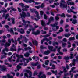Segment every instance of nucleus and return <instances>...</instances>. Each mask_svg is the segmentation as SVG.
Instances as JSON below:
<instances>
[{"mask_svg":"<svg viewBox=\"0 0 78 78\" xmlns=\"http://www.w3.org/2000/svg\"><path fill=\"white\" fill-rule=\"evenodd\" d=\"M20 15L22 19L25 18V17L27 16L28 17H31V15H30V13L27 12L26 14L24 12H23L22 13H20Z\"/></svg>","mask_w":78,"mask_h":78,"instance_id":"nucleus-1","label":"nucleus"},{"mask_svg":"<svg viewBox=\"0 0 78 78\" xmlns=\"http://www.w3.org/2000/svg\"><path fill=\"white\" fill-rule=\"evenodd\" d=\"M32 31V34H34V35H35L37 36V35H38V34H40V33H41V31L38 30H37L36 32L34 31V30H35V28H31Z\"/></svg>","mask_w":78,"mask_h":78,"instance_id":"nucleus-2","label":"nucleus"},{"mask_svg":"<svg viewBox=\"0 0 78 78\" xmlns=\"http://www.w3.org/2000/svg\"><path fill=\"white\" fill-rule=\"evenodd\" d=\"M38 78H46V76L45 74H43V72H40L38 75Z\"/></svg>","mask_w":78,"mask_h":78,"instance_id":"nucleus-3","label":"nucleus"},{"mask_svg":"<svg viewBox=\"0 0 78 78\" xmlns=\"http://www.w3.org/2000/svg\"><path fill=\"white\" fill-rule=\"evenodd\" d=\"M48 48L49 50H50V51H53V52H55L56 50V48L53 49V47L51 46H48Z\"/></svg>","mask_w":78,"mask_h":78,"instance_id":"nucleus-4","label":"nucleus"},{"mask_svg":"<svg viewBox=\"0 0 78 78\" xmlns=\"http://www.w3.org/2000/svg\"><path fill=\"white\" fill-rule=\"evenodd\" d=\"M1 70L2 72H7V68L6 66L3 65L1 68Z\"/></svg>","mask_w":78,"mask_h":78,"instance_id":"nucleus-5","label":"nucleus"},{"mask_svg":"<svg viewBox=\"0 0 78 78\" xmlns=\"http://www.w3.org/2000/svg\"><path fill=\"white\" fill-rule=\"evenodd\" d=\"M8 42L6 43L5 44L4 46L5 47H9V46H10V45L11 43V40L9 39L8 40Z\"/></svg>","mask_w":78,"mask_h":78,"instance_id":"nucleus-6","label":"nucleus"},{"mask_svg":"<svg viewBox=\"0 0 78 78\" xmlns=\"http://www.w3.org/2000/svg\"><path fill=\"white\" fill-rule=\"evenodd\" d=\"M53 21H54V18L53 17L51 16L50 18H49L48 22L47 23V25H48L51 23V22Z\"/></svg>","mask_w":78,"mask_h":78,"instance_id":"nucleus-7","label":"nucleus"},{"mask_svg":"<svg viewBox=\"0 0 78 78\" xmlns=\"http://www.w3.org/2000/svg\"><path fill=\"white\" fill-rule=\"evenodd\" d=\"M5 48L2 50V54L3 55H7V53L5 52V51L8 52V51H9V49H8V48H7V47H5Z\"/></svg>","mask_w":78,"mask_h":78,"instance_id":"nucleus-8","label":"nucleus"},{"mask_svg":"<svg viewBox=\"0 0 78 78\" xmlns=\"http://www.w3.org/2000/svg\"><path fill=\"white\" fill-rule=\"evenodd\" d=\"M32 42L34 45H35V46H37L38 45V42L36 40H33V39L32 40Z\"/></svg>","mask_w":78,"mask_h":78,"instance_id":"nucleus-9","label":"nucleus"},{"mask_svg":"<svg viewBox=\"0 0 78 78\" xmlns=\"http://www.w3.org/2000/svg\"><path fill=\"white\" fill-rule=\"evenodd\" d=\"M16 47L14 45V44H13L12 47L10 48L11 51H17V49L16 48Z\"/></svg>","mask_w":78,"mask_h":78,"instance_id":"nucleus-10","label":"nucleus"},{"mask_svg":"<svg viewBox=\"0 0 78 78\" xmlns=\"http://www.w3.org/2000/svg\"><path fill=\"white\" fill-rule=\"evenodd\" d=\"M46 41L47 42H48L49 41H50V40L46 37H45L43 40H41V44H43V43L44 42V41Z\"/></svg>","mask_w":78,"mask_h":78,"instance_id":"nucleus-11","label":"nucleus"},{"mask_svg":"<svg viewBox=\"0 0 78 78\" xmlns=\"http://www.w3.org/2000/svg\"><path fill=\"white\" fill-rule=\"evenodd\" d=\"M6 76L8 77V78H13L14 77L12 76H11L9 74H7L6 76H2V78H6Z\"/></svg>","mask_w":78,"mask_h":78,"instance_id":"nucleus-12","label":"nucleus"},{"mask_svg":"<svg viewBox=\"0 0 78 78\" xmlns=\"http://www.w3.org/2000/svg\"><path fill=\"white\" fill-rule=\"evenodd\" d=\"M17 31L20 33L21 34H23L25 33V31H24V30L23 29L21 28V30H20L19 29H18Z\"/></svg>","mask_w":78,"mask_h":78,"instance_id":"nucleus-13","label":"nucleus"},{"mask_svg":"<svg viewBox=\"0 0 78 78\" xmlns=\"http://www.w3.org/2000/svg\"><path fill=\"white\" fill-rule=\"evenodd\" d=\"M23 1L26 3H32L34 2H35L33 0H23Z\"/></svg>","mask_w":78,"mask_h":78,"instance_id":"nucleus-14","label":"nucleus"},{"mask_svg":"<svg viewBox=\"0 0 78 78\" xmlns=\"http://www.w3.org/2000/svg\"><path fill=\"white\" fill-rule=\"evenodd\" d=\"M9 16V14H5V13H3L2 15V17H5V20L7 19V18Z\"/></svg>","mask_w":78,"mask_h":78,"instance_id":"nucleus-15","label":"nucleus"},{"mask_svg":"<svg viewBox=\"0 0 78 78\" xmlns=\"http://www.w3.org/2000/svg\"><path fill=\"white\" fill-rule=\"evenodd\" d=\"M76 60L75 59H73L72 61V64H70L69 65L71 66V67H72V66H75V61H76Z\"/></svg>","mask_w":78,"mask_h":78,"instance_id":"nucleus-16","label":"nucleus"},{"mask_svg":"<svg viewBox=\"0 0 78 78\" xmlns=\"http://www.w3.org/2000/svg\"><path fill=\"white\" fill-rule=\"evenodd\" d=\"M34 12L36 14V16L37 17L38 19H40V17L39 16V13L37 12L36 11V9L35 10V11H34Z\"/></svg>","mask_w":78,"mask_h":78,"instance_id":"nucleus-17","label":"nucleus"},{"mask_svg":"<svg viewBox=\"0 0 78 78\" xmlns=\"http://www.w3.org/2000/svg\"><path fill=\"white\" fill-rule=\"evenodd\" d=\"M16 56L19 58L20 59V58H23V56L22 55H19V54H16Z\"/></svg>","mask_w":78,"mask_h":78,"instance_id":"nucleus-18","label":"nucleus"},{"mask_svg":"<svg viewBox=\"0 0 78 78\" xmlns=\"http://www.w3.org/2000/svg\"><path fill=\"white\" fill-rule=\"evenodd\" d=\"M60 6L64 8H66V9H67V4H64L62 3H60Z\"/></svg>","mask_w":78,"mask_h":78,"instance_id":"nucleus-19","label":"nucleus"},{"mask_svg":"<svg viewBox=\"0 0 78 78\" xmlns=\"http://www.w3.org/2000/svg\"><path fill=\"white\" fill-rule=\"evenodd\" d=\"M39 64V62H37L36 63H31V66H37Z\"/></svg>","mask_w":78,"mask_h":78,"instance_id":"nucleus-20","label":"nucleus"},{"mask_svg":"<svg viewBox=\"0 0 78 78\" xmlns=\"http://www.w3.org/2000/svg\"><path fill=\"white\" fill-rule=\"evenodd\" d=\"M64 36L66 37H69L70 36H71V34L69 33L66 34H64Z\"/></svg>","mask_w":78,"mask_h":78,"instance_id":"nucleus-21","label":"nucleus"},{"mask_svg":"<svg viewBox=\"0 0 78 78\" xmlns=\"http://www.w3.org/2000/svg\"><path fill=\"white\" fill-rule=\"evenodd\" d=\"M43 67H44V68H45L46 69V70H49L50 69V67H47V66H46L44 65V64H43L42 65Z\"/></svg>","mask_w":78,"mask_h":78,"instance_id":"nucleus-22","label":"nucleus"},{"mask_svg":"<svg viewBox=\"0 0 78 78\" xmlns=\"http://www.w3.org/2000/svg\"><path fill=\"white\" fill-rule=\"evenodd\" d=\"M41 25H42V26H43V27H45V22L43 20H42L41 21Z\"/></svg>","mask_w":78,"mask_h":78,"instance_id":"nucleus-23","label":"nucleus"},{"mask_svg":"<svg viewBox=\"0 0 78 78\" xmlns=\"http://www.w3.org/2000/svg\"><path fill=\"white\" fill-rule=\"evenodd\" d=\"M72 23L74 24H76V23H77V20H72Z\"/></svg>","mask_w":78,"mask_h":78,"instance_id":"nucleus-24","label":"nucleus"},{"mask_svg":"<svg viewBox=\"0 0 78 78\" xmlns=\"http://www.w3.org/2000/svg\"><path fill=\"white\" fill-rule=\"evenodd\" d=\"M63 59H65V60L67 61V60H69V59H70V58H69V56H67L66 57H64Z\"/></svg>","mask_w":78,"mask_h":78,"instance_id":"nucleus-25","label":"nucleus"},{"mask_svg":"<svg viewBox=\"0 0 78 78\" xmlns=\"http://www.w3.org/2000/svg\"><path fill=\"white\" fill-rule=\"evenodd\" d=\"M24 56L26 57H29V56L30 55V53L28 52H27L25 54H24Z\"/></svg>","mask_w":78,"mask_h":78,"instance_id":"nucleus-26","label":"nucleus"},{"mask_svg":"<svg viewBox=\"0 0 78 78\" xmlns=\"http://www.w3.org/2000/svg\"><path fill=\"white\" fill-rule=\"evenodd\" d=\"M62 68L63 69V72L65 73H66V72H67V70H66V68L64 67H63Z\"/></svg>","mask_w":78,"mask_h":78,"instance_id":"nucleus-27","label":"nucleus"},{"mask_svg":"<svg viewBox=\"0 0 78 78\" xmlns=\"http://www.w3.org/2000/svg\"><path fill=\"white\" fill-rule=\"evenodd\" d=\"M50 53V51L49 50H47L45 51L44 52V54L45 55H49V53Z\"/></svg>","mask_w":78,"mask_h":78,"instance_id":"nucleus-28","label":"nucleus"},{"mask_svg":"<svg viewBox=\"0 0 78 78\" xmlns=\"http://www.w3.org/2000/svg\"><path fill=\"white\" fill-rule=\"evenodd\" d=\"M73 58V54L72 52L70 53V56L69 57L70 59H72Z\"/></svg>","mask_w":78,"mask_h":78,"instance_id":"nucleus-29","label":"nucleus"},{"mask_svg":"<svg viewBox=\"0 0 78 78\" xmlns=\"http://www.w3.org/2000/svg\"><path fill=\"white\" fill-rule=\"evenodd\" d=\"M48 63H49V60H47L45 61L44 64L45 65H46V66H48Z\"/></svg>","mask_w":78,"mask_h":78,"instance_id":"nucleus-30","label":"nucleus"},{"mask_svg":"<svg viewBox=\"0 0 78 78\" xmlns=\"http://www.w3.org/2000/svg\"><path fill=\"white\" fill-rule=\"evenodd\" d=\"M11 19L12 20V23L13 24H14L15 23V22H14V20H15V18H11Z\"/></svg>","mask_w":78,"mask_h":78,"instance_id":"nucleus-31","label":"nucleus"},{"mask_svg":"<svg viewBox=\"0 0 78 78\" xmlns=\"http://www.w3.org/2000/svg\"><path fill=\"white\" fill-rule=\"evenodd\" d=\"M69 41H73V40L74 41V40H75V37H72L69 38Z\"/></svg>","mask_w":78,"mask_h":78,"instance_id":"nucleus-32","label":"nucleus"},{"mask_svg":"<svg viewBox=\"0 0 78 78\" xmlns=\"http://www.w3.org/2000/svg\"><path fill=\"white\" fill-rule=\"evenodd\" d=\"M66 45H67V44H66L64 42L62 43V47H66Z\"/></svg>","mask_w":78,"mask_h":78,"instance_id":"nucleus-33","label":"nucleus"},{"mask_svg":"<svg viewBox=\"0 0 78 78\" xmlns=\"http://www.w3.org/2000/svg\"><path fill=\"white\" fill-rule=\"evenodd\" d=\"M40 48L41 49H47V48H46L45 47H44L42 45H41L40 46Z\"/></svg>","mask_w":78,"mask_h":78,"instance_id":"nucleus-34","label":"nucleus"},{"mask_svg":"<svg viewBox=\"0 0 78 78\" xmlns=\"http://www.w3.org/2000/svg\"><path fill=\"white\" fill-rule=\"evenodd\" d=\"M19 5L21 6L23 8H24V4L23 3H20L19 4Z\"/></svg>","mask_w":78,"mask_h":78,"instance_id":"nucleus-35","label":"nucleus"},{"mask_svg":"<svg viewBox=\"0 0 78 78\" xmlns=\"http://www.w3.org/2000/svg\"><path fill=\"white\" fill-rule=\"evenodd\" d=\"M55 27L56 29H53V31H57L58 29H59V27L58 26H56Z\"/></svg>","mask_w":78,"mask_h":78,"instance_id":"nucleus-36","label":"nucleus"},{"mask_svg":"<svg viewBox=\"0 0 78 78\" xmlns=\"http://www.w3.org/2000/svg\"><path fill=\"white\" fill-rule=\"evenodd\" d=\"M40 7L41 8H44L45 7V5H44V3H43L41 4V6H40Z\"/></svg>","mask_w":78,"mask_h":78,"instance_id":"nucleus-37","label":"nucleus"},{"mask_svg":"<svg viewBox=\"0 0 78 78\" xmlns=\"http://www.w3.org/2000/svg\"><path fill=\"white\" fill-rule=\"evenodd\" d=\"M70 11L71 12H73V14H77V12H74L73 11V10H72V9H70Z\"/></svg>","mask_w":78,"mask_h":78,"instance_id":"nucleus-38","label":"nucleus"},{"mask_svg":"<svg viewBox=\"0 0 78 78\" xmlns=\"http://www.w3.org/2000/svg\"><path fill=\"white\" fill-rule=\"evenodd\" d=\"M40 15H41V16H42L43 14H44V13L43 11H40Z\"/></svg>","mask_w":78,"mask_h":78,"instance_id":"nucleus-39","label":"nucleus"},{"mask_svg":"<svg viewBox=\"0 0 78 78\" xmlns=\"http://www.w3.org/2000/svg\"><path fill=\"white\" fill-rule=\"evenodd\" d=\"M2 12H4V13H6L7 12V11L6 9H4V10H2Z\"/></svg>","mask_w":78,"mask_h":78,"instance_id":"nucleus-40","label":"nucleus"},{"mask_svg":"<svg viewBox=\"0 0 78 78\" xmlns=\"http://www.w3.org/2000/svg\"><path fill=\"white\" fill-rule=\"evenodd\" d=\"M30 10L31 12H34V11H35V9H30Z\"/></svg>","mask_w":78,"mask_h":78,"instance_id":"nucleus-41","label":"nucleus"},{"mask_svg":"<svg viewBox=\"0 0 78 78\" xmlns=\"http://www.w3.org/2000/svg\"><path fill=\"white\" fill-rule=\"evenodd\" d=\"M68 48H70V47H71V44H70V42L69 41L68 42Z\"/></svg>","mask_w":78,"mask_h":78,"instance_id":"nucleus-42","label":"nucleus"},{"mask_svg":"<svg viewBox=\"0 0 78 78\" xmlns=\"http://www.w3.org/2000/svg\"><path fill=\"white\" fill-rule=\"evenodd\" d=\"M59 73H58V75H60V76H61V75L63 73V71H59Z\"/></svg>","mask_w":78,"mask_h":78,"instance_id":"nucleus-43","label":"nucleus"},{"mask_svg":"<svg viewBox=\"0 0 78 78\" xmlns=\"http://www.w3.org/2000/svg\"><path fill=\"white\" fill-rule=\"evenodd\" d=\"M59 45V44H58V42H55L54 43H53V45Z\"/></svg>","mask_w":78,"mask_h":78,"instance_id":"nucleus-44","label":"nucleus"},{"mask_svg":"<svg viewBox=\"0 0 78 78\" xmlns=\"http://www.w3.org/2000/svg\"><path fill=\"white\" fill-rule=\"evenodd\" d=\"M10 33H12L13 34H14V31H13V29L12 28H11L10 29Z\"/></svg>","mask_w":78,"mask_h":78,"instance_id":"nucleus-45","label":"nucleus"},{"mask_svg":"<svg viewBox=\"0 0 78 78\" xmlns=\"http://www.w3.org/2000/svg\"><path fill=\"white\" fill-rule=\"evenodd\" d=\"M60 16L62 17H66L65 16V14L64 13H62V15H61Z\"/></svg>","mask_w":78,"mask_h":78,"instance_id":"nucleus-46","label":"nucleus"},{"mask_svg":"<svg viewBox=\"0 0 78 78\" xmlns=\"http://www.w3.org/2000/svg\"><path fill=\"white\" fill-rule=\"evenodd\" d=\"M44 18L45 20H47V15L46 14H44Z\"/></svg>","mask_w":78,"mask_h":78,"instance_id":"nucleus-47","label":"nucleus"},{"mask_svg":"<svg viewBox=\"0 0 78 78\" xmlns=\"http://www.w3.org/2000/svg\"><path fill=\"white\" fill-rule=\"evenodd\" d=\"M69 5H74V2H69Z\"/></svg>","mask_w":78,"mask_h":78,"instance_id":"nucleus-48","label":"nucleus"},{"mask_svg":"<svg viewBox=\"0 0 78 78\" xmlns=\"http://www.w3.org/2000/svg\"><path fill=\"white\" fill-rule=\"evenodd\" d=\"M24 78H25V76H26L27 78H28V74L27 73H24Z\"/></svg>","mask_w":78,"mask_h":78,"instance_id":"nucleus-49","label":"nucleus"},{"mask_svg":"<svg viewBox=\"0 0 78 78\" xmlns=\"http://www.w3.org/2000/svg\"><path fill=\"white\" fill-rule=\"evenodd\" d=\"M11 9H12V10L13 11H16V9L14 8H13L12 7H11Z\"/></svg>","mask_w":78,"mask_h":78,"instance_id":"nucleus-50","label":"nucleus"},{"mask_svg":"<svg viewBox=\"0 0 78 78\" xmlns=\"http://www.w3.org/2000/svg\"><path fill=\"white\" fill-rule=\"evenodd\" d=\"M0 42L2 46H3V45H4V43L2 42V40H0Z\"/></svg>","mask_w":78,"mask_h":78,"instance_id":"nucleus-51","label":"nucleus"},{"mask_svg":"<svg viewBox=\"0 0 78 78\" xmlns=\"http://www.w3.org/2000/svg\"><path fill=\"white\" fill-rule=\"evenodd\" d=\"M60 29H61V30H59V32L60 33H61V32H62V31H63V29H62V27H60Z\"/></svg>","mask_w":78,"mask_h":78,"instance_id":"nucleus-52","label":"nucleus"},{"mask_svg":"<svg viewBox=\"0 0 78 78\" xmlns=\"http://www.w3.org/2000/svg\"><path fill=\"white\" fill-rule=\"evenodd\" d=\"M71 0H67V3L68 5H69V2H71Z\"/></svg>","mask_w":78,"mask_h":78,"instance_id":"nucleus-53","label":"nucleus"},{"mask_svg":"<svg viewBox=\"0 0 78 78\" xmlns=\"http://www.w3.org/2000/svg\"><path fill=\"white\" fill-rule=\"evenodd\" d=\"M66 68L67 70H68V69H69L70 68L69 66V65L67 64H66Z\"/></svg>","mask_w":78,"mask_h":78,"instance_id":"nucleus-54","label":"nucleus"},{"mask_svg":"<svg viewBox=\"0 0 78 78\" xmlns=\"http://www.w3.org/2000/svg\"><path fill=\"white\" fill-rule=\"evenodd\" d=\"M51 72H52V73H58V71H57V70H56L55 71H54L51 70Z\"/></svg>","mask_w":78,"mask_h":78,"instance_id":"nucleus-55","label":"nucleus"},{"mask_svg":"<svg viewBox=\"0 0 78 78\" xmlns=\"http://www.w3.org/2000/svg\"><path fill=\"white\" fill-rule=\"evenodd\" d=\"M37 75V73L36 71H35L33 75L34 76H35V75Z\"/></svg>","mask_w":78,"mask_h":78,"instance_id":"nucleus-56","label":"nucleus"},{"mask_svg":"<svg viewBox=\"0 0 78 78\" xmlns=\"http://www.w3.org/2000/svg\"><path fill=\"white\" fill-rule=\"evenodd\" d=\"M18 9L19 11V12H21L22 10H21V9H20V8L19 7L18 8Z\"/></svg>","mask_w":78,"mask_h":78,"instance_id":"nucleus-57","label":"nucleus"},{"mask_svg":"<svg viewBox=\"0 0 78 78\" xmlns=\"http://www.w3.org/2000/svg\"><path fill=\"white\" fill-rule=\"evenodd\" d=\"M54 4L55 5V6H58V5H59V3L58 2L56 3H54Z\"/></svg>","mask_w":78,"mask_h":78,"instance_id":"nucleus-58","label":"nucleus"},{"mask_svg":"<svg viewBox=\"0 0 78 78\" xmlns=\"http://www.w3.org/2000/svg\"><path fill=\"white\" fill-rule=\"evenodd\" d=\"M29 45H30V46H31V47H33V44H32V43L31 42V41H30L29 42Z\"/></svg>","mask_w":78,"mask_h":78,"instance_id":"nucleus-59","label":"nucleus"},{"mask_svg":"<svg viewBox=\"0 0 78 78\" xmlns=\"http://www.w3.org/2000/svg\"><path fill=\"white\" fill-rule=\"evenodd\" d=\"M55 19L56 20H59V17H58V16H56L55 17Z\"/></svg>","mask_w":78,"mask_h":78,"instance_id":"nucleus-60","label":"nucleus"},{"mask_svg":"<svg viewBox=\"0 0 78 78\" xmlns=\"http://www.w3.org/2000/svg\"><path fill=\"white\" fill-rule=\"evenodd\" d=\"M3 58H6V56L4 55H2L1 56V59H2Z\"/></svg>","mask_w":78,"mask_h":78,"instance_id":"nucleus-61","label":"nucleus"},{"mask_svg":"<svg viewBox=\"0 0 78 78\" xmlns=\"http://www.w3.org/2000/svg\"><path fill=\"white\" fill-rule=\"evenodd\" d=\"M22 10L23 11H28V9H27L26 8H23L22 9Z\"/></svg>","mask_w":78,"mask_h":78,"instance_id":"nucleus-62","label":"nucleus"},{"mask_svg":"<svg viewBox=\"0 0 78 78\" xmlns=\"http://www.w3.org/2000/svg\"><path fill=\"white\" fill-rule=\"evenodd\" d=\"M7 36L8 38H10L11 37V35L10 34H8L7 35Z\"/></svg>","mask_w":78,"mask_h":78,"instance_id":"nucleus-63","label":"nucleus"},{"mask_svg":"<svg viewBox=\"0 0 78 78\" xmlns=\"http://www.w3.org/2000/svg\"><path fill=\"white\" fill-rule=\"evenodd\" d=\"M63 41L64 42H67V39H66V38H64L63 40Z\"/></svg>","mask_w":78,"mask_h":78,"instance_id":"nucleus-64","label":"nucleus"}]
</instances>
